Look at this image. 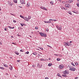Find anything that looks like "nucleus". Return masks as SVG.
Instances as JSON below:
<instances>
[{
  "mask_svg": "<svg viewBox=\"0 0 79 79\" xmlns=\"http://www.w3.org/2000/svg\"><path fill=\"white\" fill-rule=\"evenodd\" d=\"M8 4H9V5H10V6H11L13 5L12 3H11V2H10V1H8Z\"/></svg>",
  "mask_w": 79,
  "mask_h": 79,
  "instance_id": "ddd939ff",
  "label": "nucleus"
},
{
  "mask_svg": "<svg viewBox=\"0 0 79 79\" xmlns=\"http://www.w3.org/2000/svg\"><path fill=\"white\" fill-rule=\"evenodd\" d=\"M20 17H21V18H23V19H24V17H23V16L22 15H20Z\"/></svg>",
  "mask_w": 79,
  "mask_h": 79,
  "instance_id": "c756f323",
  "label": "nucleus"
},
{
  "mask_svg": "<svg viewBox=\"0 0 79 79\" xmlns=\"http://www.w3.org/2000/svg\"><path fill=\"white\" fill-rule=\"evenodd\" d=\"M20 2L21 4H25V2H24V1L23 0H20Z\"/></svg>",
  "mask_w": 79,
  "mask_h": 79,
  "instance_id": "423d86ee",
  "label": "nucleus"
},
{
  "mask_svg": "<svg viewBox=\"0 0 79 79\" xmlns=\"http://www.w3.org/2000/svg\"><path fill=\"white\" fill-rule=\"evenodd\" d=\"M40 49H41V50H44V49H43V48L42 47H41L40 48Z\"/></svg>",
  "mask_w": 79,
  "mask_h": 79,
  "instance_id": "a19ab883",
  "label": "nucleus"
},
{
  "mask_svg": "<svg viewBox=\"0 0 79 79\" xmlns=\"http://www.w3.org/2000/svg\"><path fill=\"white\" fill-rule=\"evenodd\" d=\"M8 27H9V28H10V29H14L15 28V27H12L11 26H8Z\"/></svg>",
  "mask_w": 79,
  "mask_h": 79,
  "instance_id": "4be33fe9",
  "label": "nucleus"
},
{
  "mask_svg": "<svg viewBox=\"0 0 79 79\" xmlns=\"http://www.w3.org/2000/svg\"><path fill=\"white\" fill-rule=\"evenodd\" d=\"M70 45H71V44H68V43H66V42H64V45L65 46H70Z\"/></svg>",
  "mask_w": 79,
  "mask_h": 79,
  "instance_id": "39448f33",
  "label": "nucleus"
},
{
  "mask_svg": "<svg viewBox=\"0 0 79 79\" xmlns=\"http://www.w3.org/2000/svg\"><path fill=\"white\" fill-rule=\"evenodd\" d=\"M63 74H66V75H67V74H69V72H68V71L65 70V71H64Z\"/></svg>",
  "mask_w": 79,
  "mask_h": 79,
  "instance_id": "f03ea898",
  "label": "nucleus"
},
{
  "mask_svg": "<svg viewBox=\"0 0 79 79\" xmlns=\"http://www.w3.org/2000/svg\"><path fill=\"white\" fill-rule=\"evenodd\" d=\"M54 55H55V56H58V54H54Z\"/></svg>",
  "mask_w": 79,
  "mask_h": 79,
  "instance_id": "a18cd8bd",
  "label": "nucleus"
},
{
  "mask_svg": "<svg viewBox=\"0 0 79 79\" xmlns=\"http://www.w3.org/2000/svg\"><path fill=\"white\" fill-rule=\"evenodd\" d=\"M57 61H60V58H57Z\"/></svg>",
  "mask_w": 79,
  "mask_h": 79,
  "instance_id": "f704fd0d",
  "label": "nucleus"
},
{
  "mask_svg": "<svg viewBox=\"0 0 79 79\" xmlns=\"http://www.w3.org/2000/svg\"><path fill=\"white\" fill-rule=\"evenodd\" d=\"M40 60H41V61H44V59H41Z\"/></svg>",
  "mask_w": 79,
  "mask_h": 79,
  "instance_id": "3c124183",
  "label": "nucleus"
},
{
  "mask_svg": "<svg viewBox=\"0 0 79 79\" xmlns=\"http://www.w3.org/2000/svg\"><path fill=\"white\" fill-rule=\"evenodd\" d=\"M37 67H38V68H40L41 67L40 66V65L39 64H37Z\"/></svg>",
  "mask_w": 79,
  "mask_h": 79,
  "instance_id": "a211bd4d",
  "label": "nucleus"
},
{
  "mask_svg": "<svg viewBox=\"0 0 79 79\" xmlns=\"http://www.w3.org/2000/svg\"><path fill=\"white\" fill-rule=\"evenodd\" d=\"M72 12H73V13H76V14H78V12H76L74 11H72Z\"/></svg>",
  "mask_w": 79,
  "mask_h": 79,
  "instance_id": "c85d7f7f",
  "label": "nucleus"
},
{
  "mask_svg": "<svg viewBox=\"0 0 79 79\" xmlns=\"http://www.w3.org/2000/svg\"><path fill=\"white\" fill-rule=\"evenodd\" d=\"M59 1H60V2H61V0H58Z\"/></svg>",
  "mask_w": 79,
  "mask_h": 79,
  "instance_id": "774afa93",
  "label": "nucleus"
},
{
  "mask_svg": "<svg viewBox=\"0 0 79 79\" xmlns=\"http://www.w3.org/2000/svg\"><path fill=\"white\" fill-rule=\"evenodd\" d=\"M0 44L1 45H2V43H1V42H0Z\"/></svg>",
  "mask_w": 79,
  "mask_h": 79,
  "instance_id": "052dcab7",
  "label": "nucleus"
},
{
  "mask_svg": "<svg viewBox=\"0 0 79 79\" xmlns=\"http://www.w3.org/2000/svg\"><path fill=\"white\" fill-rule=\"evenodd\" d=\"M45 79H48V77H46L45 78Z\"/></svg>",
  "mask_w": 79,
  "mask_h": 79,
  "instance_id": "603ef678",
  "label": "nucleus"
},
{
  "mask_svg": "<svg viewBox=\"0 0 79 79\" xmlns=\"http://www.w3.org/2000/svg\"><path fill=\"white\" fill-rule=\"evenodd\" d=\"M4 30H5V31H6V28H4Z\"/></svg>",
  "mask_w": 79,
  "mask_h": 79,
  "instance_id": "6e6d98bb",
  "label": "nucleus"
},
{
  "mask_svg": "<svg viewBox=\"0 0 79 79\" xmlns=\"http://www.w3.org/2000/svg\"><path fill=\"white\" fill-rule=\"evenodd\" d=\"M29 37H31L32 36H31V35H29Z\"/></svg>",
  "mask_w": 79,
  "mask_h": 79,
  "instance_id": "69168bd1",
  "label": "nucleus"
},
{
  "mask_svg": "<svg viewBox=\"0 0 79 79\" xmlns=\"http://www.w3.org/2000/svg\"><path fill=\"white\" fill-rule=\"evenodd\" d=\"M56 27L58 29V30H61V27H59L58 25H57L56 26Z\"/></svg>",
  "mask_w": 79,
  "mask_h": 79,
  "instance_id": "6e6552de",
  "label": "nucleus"
},
{
  "mask_svg": "<svg viewBox=\"0 0 79 79\" xmlns=\"http://www.w3.org/2000/svg\"><path fill=\"white\" fill-rule=\"evenodd\" d=\"M15 54H16V55H19V52H18L15 51Z\"/></svg>",
  "mask_w": 79,
  "mask_h": 79,
  "instance_id": "f3484780",
  "label": "nucleus"
},
{
  "mask_svg": "<svg viewBox=\"0 0 79 79\" xmlns=\"http://www.w3.org/2000/svg\"><path fill=\"white\" fill-rule=\"evenodd\" d=\"M17 61L18 62V63H19L20 61V60H17Z\"/></svg>",
  "mask_w": 79,
  "mask_h": 79,
  "instance_id": "8fccbe9b",
  "label": "nucleus"
},
{
  "mask_svg": "<svg viewBox=\"0 0 79 79\" xmlns=\"http://www.w3.org/2000/svg\"><path fill=\"white\" fill-rule=\"evenodd\" d=\"M11 15H12V16H15V15H14L13 14H11Z\"/></svg>",
  "mask_w": 79,
  "mask_h": 79,
  "instance_id": "864d4df0",
  "label": "nucleus"
},
{
  "mask_svg": "<svg viewBox=\"0 0 79 79\" xmlns=\"http://www.w3.org/2000/svg\"><path fill=\"white\" fill-rule=\"evenodd\" d=\"M25 53H26V54H29V52H25Z\"/></svg>",
  "mask_w": 79,
  "mask_h": 79,
  "instance_id": "79ce46f5",
  "label": "nucleus"
},
{
  "mask_svg": "<svg viewBox=\"0 0 79 79\" xmlns=\"http://www.w3.org/2000/svg\"><path fill=\"white\" fill-rule=\"evenodd\" d=\"M12 44H14V45H16V44H15L14 43H12Z\"/></svg>",
  "mask_w": 79,
  "mask_h": 79,
  "instance_id": "4d7b16f0",
  "label": "nucleus"
},
{
  "mask_svg": "<svg viewBox=\"0 0 79 79\" xmlns=\"http://www.w3.org/2000/svg\"><path fill=\"white\" fill-rule=\"evenodd\" d=\"M78 64H79L78 62H77L75 63V65H76V66H78Z\"/></svg>",
  "mask_w": 79,
  "mask_h": 79,
  "instance_id": "c9c22d12",
  "label": "nucleus"
},
{
  "mask_svg": "<svg viewBox=\"0 0 79 79\" xmlns=\"http://www.w3.org/2000/svg\"><path fill=\"white\" fill-rule=\"evenodd\" d=\"M23 19L24 20H25V21H29L28 20V18H27L26 17H24V18H23Z\"/></svg>",
  "mask_w": 79,
  "mask_h": 79,
  "instance_id": "9b49d317",
  "label": "nucleus"
},
{
  "mask_svg": "<svg viewBox=\"0 0 79 79\" xmlns=\"http://www.w3.org/2000/svg\"><path fill=\"white\" fill-rule=\"evenodd\" d=\"M74 1V0H69L68 2L69 3H72Z\"/></svg>",
  "mask_w": 79,
  "mask_h": 79,
  "instance_id": "4468645a",
  "label": "nucleus"
},
{
  "mask_svg": "<svg viewBox=\"0 0 79 79\" xmlns=\"http://www.w3.org/2000/svg\"><path fill=\"white\" fill-rule=\"evenodd\" d=\"M1 7H0V11H1Z\"/></svg>",
  "mask_w": 79,
  "mask_h": 79,
  "instance_id": "338daca9",
  "label": "nucleus"
},
{
  "mask_svg": "<svg viewBox=\"0 0 79 79\" xmlns=\"http://www.w3.org/2000/svg\"><path fill=\"white\" fill-rule=\"evenodd\" d=\"M62 77H67V75H65V74H63L62 75Z\"/></svg>",
  "mask_w": 79,
  "mask_h": 79,
  "instance_id": "aec40b11",
  "label": "nucleus"
},
{
  "mask_svg": "<svg viewBox=\"0 0 79 79\" xmlns=\"http://www.w3.org/2000/svg\"><path fill=\"white\" fill-rule=\"evenodd\" d=\"M30 3H29V2H27V7H29V6H30Z\"/></svg>",
  "mask_w": 79,
  "mask_h": 79,
  "instance_id": "f8f14e48",
  "label": "nucleus"
},
{
  "mask_svg": "<svg viewBox=\"0 0 79 79\" xmlns=\"http://www.w3.org/2000/svg\"><path fill=\"white\" fill-rule=\"evenodd\" d=\"M49 21H53V19H50L49 20Z\"/></svg>",
  "mask_w": 79,
  "mask_h": 79,
  "instance_id": "4c0bfd02",
  "label": "nucleus"
},
{
  "mask_svg": "<svg viewBox=\"0 0 79 79\" xmlns=\"http://www.w3.org/2000/svg\"><path fill=\"white\" fill-rule=\"evenodd\" d=\"M48 59H49V60H51V59L50 58H48Z\"/></svg>",
  "mask_w": 79,
  "mask_h": 79,
  "instance_id": "bf43d9fd",
  "label": "nucleus"
},
{
  "mask_svg": "<svg viewBox=\"0 0 79 79\" xmlns=\"http://www.w3.org/2000/svg\"><path fill=\"white\" fill-rule=\"evenodd\" d=\"M69 70L71 71H75L76 70V68H73L69 69Z\"/></svg>",
  "mask_w": 79,
  "mask_h": 79,
  "instance_id": "7ed1b4c3",
  "label": "nucleus"
},
{
  "mask_svg": "<svg viewBox=\"0 0 79 79\" xmlns=\"http://www.w3.org/2000/svg\"><path fill=\"white\" fill-rule=\"evenodd\" d=\"M61 8L62 10H64V8L63 7H61Z\"/></svg>",
  "mask_w": 79,
  "mask_h": 79,
  "instance_id": "e433bc0d",
  "label": "nucleus"
},
{
  "mask_svg": "<svg viewBox=\"0 0 79 79\" xmlns=\"http://www.w3.org/2000/svg\"><path fill=\"white\" fill-rule=\"evenodd\" d=\"M57 76H59V77H61V76L60 75V74L58 73L57 74Z\"/></svg>",
  "mask_w": 79,
  "mask_h": 79,
  "instance_id": "dca6fc26",
  "label": "nucleus"
},
{
  "mask_svg": "<svg viewBox=\"0 0 79 79\" xmlns=\"http://www.w3.org/2000/svg\"><path fill=\"white\" fill-rule=\"evenodd\" d=\"M77 78H78V77H76V78H75V79H77Z\"/></svg>",
  "mask_w": 79,
  "mask_h": 79,
  "instance_id": "13d9d810",
  "label": "nucleus"
},
{
  "mask_svg": "<svg viewBox=\"0 0 79 79\" xmlns=\"http://www.w3.org/2000/svg\"><path fill=\"white\" fill-rule=\"evenodd\" d=\"M0 69H4V68H3V67H0Z\"/></svg>",
  "mask_w": 79,
  "mask_h": 79,
  "instance_id": "2f4dec72",
  "label": "nucleus"
},
{
  "mask_svg": "<svg viewBox=\"0 0 79 79\" xmlns=\"http://www.w3.org/2000/svg\"><path fill=\"white\" fill-rule=\"evenodd\" d=\"M40 8L41 9H42V10H45V11H47V8L44 6H41Z\"/></svg>",
  "mask_w": 79,
  "mask_h": 79,
  "instance_id": "20e7f679",
  "label": "nucleus"
},
{
  "mask_svg": "<svg viewBox=\"0 0 79 79\" xmlns=\"http://www.w3.org/2000/svg\"><path fill=\"white\" fill-rule=\"evenodd\" d=\"M77 31L78 32H79V29L78 28L77 30Z\"/></svg>",
  "mask_w": 79,
  "mask_h": 79,
  "instance_id": "c03bdc74",
  "label": "nucleus"
},
{
  "mask_svg": "<svg viewBox=\"0 0 79 79\" xmlns=\"http://www.w3.org/2000/svg\"><path fill=\"white\" fill-rule=\"evenodd\" d=\"M17 36H19V37H20L21 35H19V34L17 35Z\"/></svg>",
  "mask_w": 79,
  "mask_h": 79,
  "instance_id": "5fc2aeb1",
  "label": "nucleus"
},
{
  "mask_svg": "<svg viewBox=\"0 0 79 79\" xmlns=\"http://www.w3.org/2000/svg\"><path fill=\"white\" fill-rule=\"evenodd\" d=\"M50 3L51 5H53V1H51L50 2Z\"/></svg>",
  "mask_w": 79,
  "mask_h": 79,
  "instance_id": "6ab92c4d",
  "label": "nucleus"
},
{
  "mask_svg": "<svg viewBox=\"0 0 79 79\" xmlns=\"http://www.w3.org/2000/svg\"><path fill=\"white\" fill-rule=\"evenodd\" d=\"M44 23H51V21H44Z\"/></svg>",
  "mask_w": 79,
  "mask_h": 79,
  "instance_id": "2eb2a0df",
  "label": "nucleus"
},
{
  "mask_svg": "<svg viewBox=\"0 0 79 79\" xmlns=\"http://www.w3.org/2000/svg\"><path fill=\"white\" fill-rule=\"evenodd\" d=\"M32 66V67H33V68H35V65L33 64V65Z\"/></svg>",
  "mask_w": 79,
  "mask_h": 79,
  "instance_id": "58836bf2",
  "label": "nucleus"
},
{
  "mask_svg": "<svg viewBox=\"0 0 79 79\" xmlns=\"http://www.w3.org/2000/svg\"><path fill=\"white\" fill-rule=\"evenodd\" d=\"M58 68L60 69H63L64 68V65H60L59 66Z\"/></svg>",
  "mask_w": 79,
  "mask_h": 79,
  "instance_id": "0eeeda50",
  "label": "nucleus"
},
{
  "mask_svg": "<svg viewBox=\"0 0 79 79\" xmlns=\"http://www.w3.org/2000/svg\"><path fill=\"white\" fill-rule=\"evenodd\" d=\"M13 1L14 3H17V2H18L17 0H13Z\"/></svg>",
  "mask_w": 79,
  "mask_h": 79,
  "instance_id": "b1692460",
  "label": "nucleus"
},
{
  "mask_svg": "<svg viewBox=\"0 0 79 79\" xmlns=\"http://www.w3.org/2000/svg\"><path fill=\"white\" fill-rule=\"evenodd\" d=\"M40 34V35L41 36V37H47V34L45 33H42V32H39Z\"/></svg>",
  "mask_w": 79,
  "mask_h": 79,
  "instance_id": "f257e3e1",
  "label": "nucleus"
},
{
  "mask_svg": "<svg viewBox=\"0 0 79 79\" xmlns=\"http://www.w3.org/2000/svg\"><path fill=\"white\" fill-rule=\"evenodd\" d=\"M31 17L30 16H28V21L29 20L31 19Z\"/></svg>",
  "mask_w": 79,
  "mask_h": 79,
  "instance_id": "412c9836",
  "label": "nucleus"
},
{
  "mask_svg": "<svg viewBox=\"0 0 79 79\" xmlns=\"http://www.w3.org/2000/svg\"><path fill=\"white\" fill-rule=\"evenodd\" d=\"M77 5L78 7H79V3H77Z\"/></svg>",
  "mask_w": 79,
  "mask_h": 79,
  "instance_id": "72a5a7b5",
  "label": "nucleus"
},
{
  "mask_svg": "<svg viewBox=\"0 0 79 79\" xmlns=\"http://www.w3.org/2000/svg\"><path fill=\"white\" fill-rule=\"evenodd\" d=\"M68 13H69V14L71 15H72V13H71V12L70 11H69L68 12Z\"/></svg>",
  "mask_w": 79,
  "mask_h": 79,
  "instance_id": "393cba45",
  "label": "nucleus"
},
{
  "mask_svg": "<svg viewBox=\"0 0 79 79\" xmlns=\"http://www.w3.org/2000/svg\"><path fill=\"white\" fill-rule=\"evenodd\" d=\"M53 21H54L56 22V21H57V20H56V19H53Z\"/></svg>",
  "mask_w": 79,
  "mask_h": 79,
  "instance_id": "de8ad7c7",
  "label": "nucleus"
},
{
  "mask_svg": "<svg viewBox=\"0 0 79 79\" xmlns=\"http://www.w3.org/2000/svg\"><path fill=\"white\" fill-rule=\"evenodd\" d=\"M13 38V36H11V38Z\"/></svg>",
  "mask_w": 79,
  "mask_h": 79,
  "instance_id": "e2e57ef3",
  "label": "nucleus"
},
{
  "mask_svg": "<svg viewBox=\"0 0 79 79\" xmlns=\"http://www.w3.org/2000/svg\"><path fill=\"white\" fill-rule=\"evenodd\" d=\"M35 29L37 30V29H39V28L38 27H35Z\"/></svg>",
  "mask_w": 79,
  "mask_h": 79,
  "instance_id": "7c9ffc66",
  "label": "nucleus"
},
{
  "mask_svg": "<svg viewBox=\"0 0 79 79\" xmlns=\"http://www.w3.org/2000/svg\"><path fill=\"white\" fill-rule=\"evenodd\" d=\"M20 52H24V51L23 50L21 49L20 50Z\"/></svg>",
  "mask_w": 79,
  "mask_h": 79,
  "instance_id": "49530a36",
  "label": "nucleus"
},
{
  "mask_svg": "<svg viewBox=\"0 0 79 79\" xmlns=\"http://www.w3.org/2000/svg\"><path fill=\"white\" fill-rule=\"evenodd\" d=\"M65 6L67 8H69V4H65Z\"/></svg>",
  "mask_w": 79,
  "mask_h": 79,
  "instance_id": "1a4fd4ad",
  "label": "nucleus"
},
{
  "mask_svg": "<svg viewBox=\"0 0 79 79\" xmlns=\"http://www.w3.org/2000/svg\"><path fill=\"white\" fill-rule=\"evenodd\" d=\"M20 24L22 26H24V23H21Z\"/></svg>",
  "mask_w": 79,
  "mask_h": 79,
  "instance_id": "a878e982",
  "label": "nucleus"
},
{
  "mask_svg": "<svg viewBox=\"0 0 79 79\" xmlns=\"http://www.w3.org/2000/svg\"><path fill=\"white\" fill-rule=\"evenodd\" d=\"M9 68L10 70L12 71L13 70V66L11 65H9Z\"/></svg>",
  "mask_w": 79,
  "mask_h": 79,
  "instance_id": "9d476101",
  "label": "nucleus"
},
{
  "mask_svg": "<svg viewBox=\"0 0 79 79\" xmlns=\"http://www.w3.org/2000/svg\"><path fill=\"white\" fill-rule=\"evenodd\" d=\"M52 65V64L51 63H49L48 64V66H51Z\"/></svg>",
  "mask_w": 79,
  "mask_h": 79,
  "instance_id": "5701e85b",
  "label": "nucleus"
},
{
  "mask_svg": "<svg viewBox=\"0 0 79 79\" xmlns=\"http://www.w3.org/2000/svg\"><path fill=\"white\" fill-rule=\"evenodd\" d=\"M58 56H59V57H62L63 56L61 54H58Z\"/></svg>",
  "mask_w": 79,
  "mask_h": 79,
  "instance_id": "bb28decb",
  "label": "nucleus"
},
{
  "mask_svg": "<svg viewBox=\"0 0 79 79\" xmlns=\"http://www.w3.org/2000/svg\"><path fill=\"white\" fill-rule=\"evenodd\" d=\"M64 10H67V8H64Z\"/></svg>",
  "mask_w": 79,
  "mask_h": 79,
  "instance_id": "680f3d73",
  "label": "nucleus"
},
{
  "mask_svg": "<svg viewBox=\"0 0 79 79\" xmlns=\"http://www.w3.org/2000/svg\"><path fill=\"white\" fill-rule=\"evenodd\" d=\"M13 22L14 23H16V21L15 20H13Z\"/></svg>",
  "mask_w": 79,
  "mask_h": 79,
  "instance_id": "09e8293b",
  "label": "nucleus"
},
{
  "mask_svg": "<svg viewBox=\"0 0 79 79\" xmlns=\"http://www.w3.org/2000/svg\"><path fill=\"white\" fill-rule=\"evenodd\" d=\"M71 64L73 65V66H75V65H74V64L73 62L71 63Z\"/></svg>",
  "mask_w": 79,
  "mask_h": 79,
  "instance_id": "473e14b6",
  "label": "nucleus"
},
{
  "mask_svg": "<svg viewBox=\"0 0 79 79\" xmlns=\"http://www.w3.org/2000/svg\"><path fill=\"white\" fill-rule=\"evenodd\" d=\"M32 54L33 55H37V53H36V52H35L34 53H33Z\"/></svg>",
  "mask_w": 79,
  "mask_h": 79,
  "instance_id": "cd10ccee",
  "label": "nucleus"
},
{
  "mask_svg": "<svg viewBox=\"0 0 79 79\" xmlns=\"http://www.w3.org/2000/svg\"><path fill=\"white\" fill-rule=\"evenodd\" d=\"M46 31L47 32H48V29L46 28Z\"/></svg>",
  "mask_w": 79,
  "mask_h": 79,
  "instance_id": "ea45409f",
  "label": "nucleus"
},
{
  "mask_svg": "<svg viewBox=\"0 0 79 79\" xmlns=\"http://www.w3.org/2000/svg\"><path fill=\"white\" fill-rule=\"evenodd\" d=\"M70 43H72V41H70Z\"/></svg>",
  "mask_w": 79,
  "mask_h": 79,
  "instance_id": "0e129e2a",
  "label": "nucleus"
},
{
  "mask_svg": "<svg viewBox=\"0 0 79 79\" xmlns=\"http://www.w3.org/2000/svg\"><path fill=\"white\" fill-rule=\"evenodd\" d=\"M4 66H5V67H7V65L6 64H4Z\"/></svg>",
  "mask_w": 79,
  "mask_h": 79,
  "instance_id": "37998d69",
  "label": "nucleus"
}]
</instances>
